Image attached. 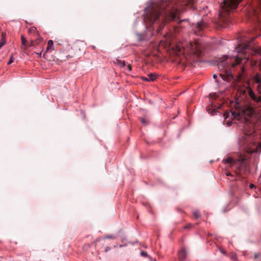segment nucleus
<instances>
[{"label":"nucleus","instance_id":"f257e3e1","mask_svg":"<svg viewBox=\"0 0 261 261\" xmlns=\"http://www.w3.org/2000/svg\"><path fill=\"white\" fill-rule=\"evenodd\" d=\"M179 11L170 0H160L152 3L145 10L144 20L148 27H152L158 33L166 22L179 19Z\"/></svg>","mask_w":261,"mask_h":261},{"label":"nucleus","instance_id":"f03ea898","mask_svg":"<svg viewBox=\"0 0 261 261\" xmlns=\"http://www.w3.org/2000/svg\"><path fill=\"white\" fill-rule=\"evenodd\" d=\"M244 133L240 140V144L249 153L261 152V143L254 141L255 132L254 125L249 118H244L243 126Z\"/></svg>","mask_w":261,"mask_h":261},{"label":"nucleus","instance_id":"7ed1b4c3","mask_svg":"<svg viewBox=\"0 0 261 261\" xmlns=\"http://www.w3.org/2000/svg\"><path fill=\"white\" fill-rule=\"evenodd\" d=\"M242 0H223L220 5L219 13L218 27L225 28L229 22V12L235 9Z\"/></svg>","mask_w":261,"mask_h":261},{"label":"nucleus","instance_id":"20e7f679","mask_svg":"<svg viewBox=\"0 0 261 261\" xmlns=\"http://www.w3.org/2000/svg\"><path fill=\"white\" fill-rule=\"evenodd\" d=\"M258 93L261 94V84H258L257 87ZM248 94L251 99L253 100V105L255 108L261 107V95H258L254 93L251 89H249Z\"/></svg>","mask_w":261,"mask_h":261},{"label":"nucleus","instance_id":"39448f33","mask_svg":"<svg viewBox=\"0 0 261 261\" xmlns=\"http://www.w3.org/2000/svg\"><path fill=\"white\" fill-rule=\"evenodd\" d=\"M259 6L257 9L252 8L248 14L249 19L254 22H259L261 17V0H258Z\"/></svg>","mask_w":261,"mask_h":261},{"label":"nucleus","instance_id":"423d86ee","mask_svg":"<svg viewBox=\"0 0 261 261\" xmlns=\"http://www.w3.org/2000/svg\"><path fill=\"white\" fill-rule=\"evenodd\" d=\"M219 68L220 70L219 75L223 80L229 82L233 79L232 71L229 66H219Z\"/></svg>","mask_w":261,"mask_h":261},{"label":"nucleus","instance_id":"0eeeda50","mask_svg":"<svg viewBox=\"0 0 261 261\" xmlns=\"http://www.w3.org/2000/svg\"><path fill=\"white\" fill-rule=\"evenodd\" d=\"M222 162L224 164H229L230 166L238 164L239 163L241 166L244 165L246 168L247 167V163L246 159L242 156H240L238 159H234L231 156H228L226 159H224Z\"/></svg>","mask_w":261,"mask_h":261},{"label":"nucleus","instance_id":"6e6552de","mask_svg":"<svg viewBox=\"0 0 261 261\" xmlns=\"http://www.w3.org/2000/svg\"><path fill=\"white\" fill-rule=\"evenodd\" d=\"M191 53L196 58H198L202 54L201 45L197 42L191 43L190 44Z\"/></svg>","mask_w":261,"mask_h":261},{"label":"nucleus","instance_id":"1a4fd4ad","mask_svg":"<svg viewBox=\"0 0 261 261\" xmlns=\"http://www.w3.org/2000/svg\"><path fill=\"white\" fill-rule=\"evenodd\" d=\"M206 27V24L203 21H201L198 22L196 23L195 27L193 28V31L194 33L197 35L201 36L202 33L201 32Z\"/></svg>","mask_w":261,"mask_h":261},{"label":"nucleus","instance_id":"9d476101","mask_svg":"<svg viewBox=\"0 0 261 261\" xmlns=\"http://www.w3.org/2000/svg\"><path fill=\"white\" fill-rule=\"evenodd\" d=\"M178 259L180 261H183L187 256V252L185 248L181 249L178 253Z\"/></svg>","mask_w":261,"mask_h":261},{"label":"nucleus","instance_id":"9b49d317","mask_svg":"<svg viewBox=\"0 0 261 261\" xmlns=\"http://www.w3.org/2000/svg\"><path fill=\"white\" fill-rule=\"evenodd\" d=\"M245 113L248 117L250 118L253 114H254L255 111L253 108L248 107L245 110Z\"/></svg>","mask_w":261,"mask_h":261},{"label":"nucleus","instance_id":"f8f14e48","mask_svg":"<svg viewBox=\"0 0 261 261\" xmlns=\"http://www.w3.org/2000/svg\"><path fill=\"white\" fill-rule=\"evenodd\" d=\"M29 33L30 34H32L34 37L39 34L36 28H35L34 27H31L29 30Z\"/></svg>","mask_w":261,"mask_h":261},{"label":"nucleus","instance_id":"ddd939ff","mask_svg":"<svg viewBox=\"0 0 261 261\" xmlns=\"http://www.w3.org/2000/svg\"><path fill=\"white\" fill-rule=\"evenodd\" d=\"M253 80L256 83L261 84V75L259 73H256L253 77Z\"/></svg>","mask_w":261,"mask_h":261},{"label":"nucleus","instance_id":"4468645a","mask_svg":"<svg viewBox=\"0 0 261 261\" xmlns=\"http://www.w3.org/2000/svg\"><path fill=\"white\" fill-rule=\"evenodd\" d=\"M6 43V34L3 33L2 35V39L0 41V48L5 44Z\"/></svg>","mask_w":261,"mask_h":261},{"label":"nucleus","instance_id":"2eb2a0df","mask_svg":"<svg viewBox=\"0 0 261 261\" xmlns=\"http://www.w3.org/2000/svg\"><path fill=\"white\" fill-rule=\"evenodd\" d=\"M113 64H117L118 65H125V62L124 61L119 60L118 59H116L115 61H113Z\"/></svg>","mask_w":261,"mask_h":261},{"label":"nucleus","instance_id":"dca6fc26","mask_svg":"<svg viewBox=\"0 0 261 261\" xmlns=\"http://www.w3.org/2000/svg\"><path fill=\"white\" fill-rule=\"evenodd\" d=\"M35 37H36V38L34 42H35L36 44H39L42 41V38L39 34L36 36Z\"/></svg>","mask_w":261,"mask_h":261},{"label":"nucleus","instance_id":"f3484780","mask_svg":"<svg viewBox=\"0 0 261 261\" xmlns=\"http://www.w3.org/2000/svg\"><path fill=\"white\" fill-rule=\"evenodd\" d=\"M193 215L196 219H198L201 217L199 212L197 210L193 211Z\"/></svg>","mask_w":261,"mask_h":261},{"label":"nucleus","instance_id":"a211bd4d","mask_svg":"<svg viewBox=\"0 0 261 261\" xmlns=\"http://www.w3.org/2000/svg\"><path fill=\"white\" fill-rule=\"evenodd\" d=\"M21 40L22 44L24 46H27L28 41L23 35L21 36Z\"/></svg>","mask_w":261,"mask_h":261},{"label":"nucleus","instance_id":"6ab92c4d","mask_svg":"<svg viewBox=\"0 0 261 261\" xmlns=\"http://www.w3.org/2000/svg\"><path fill=\"white\" fill-rule=\"evenodd\" d=\"M156 77V75L154 74L150 73L148 75V78H149V80H150V81H153L155 80Z\"/></svg>","mask_w":261,"mask_h":261},{"label":"nucleus","instance_id":"aec40b11","mask_svg":"<svg viewBox=\"0 0 261 261\" xmlns=\"http://www.w3.org/2000/svg\"><path fill=\"white\" fill-rule=\"evenodd\" d=\"M141 123L144 125H147L148 123V120L145 118H140Z\"/></svg>","mask_w":261,"mask_h":261},{"label":"nucleus","instance_id":"412c9836","mask_svg":"<svg viewBox=\"0 0 261 261\" xmlns=\"http://www.w3.org/2000/svg\"><path fill=\"white\" fill-rule=\"evenodd\" d=\"M53 45V41L51 40L48 41L47 50H48L50 48H51Z\"/></svg>","mask_w":261,"mask_h":261},{"label":"nucleus","instance_id":"4be33fe9","mask_svg":"<svg viewBox=\"0 0 261 261\" xmlns=\"http://www.w3.org/2000/svg\"><path fill=\"white\" fill-rule=\"evenodd\" d=\"M231 115L236 119H240L241 118L239 114H235L234 113L231 112Z\"/></svg>","mask_w":261,"mask_h":261},{"label":"nucleus","instance_id":"5701e85b","mask_svg":"<svg viewBox=\"0 0 261 261\" xmlns=\"http://www.w3.org/2000/svg\"><path fill=\"white\" fill-rule=\"evenodd\" d=\"M35 44H36V43L34 42V41L33 40H31L30 43L29 44H27V46H26L27 47L33 46L35 45Z\"/></svg>","mask_w":261,"mask_h":261},{"label":"nucleus","instance_id":"b1692460","mask_svg":"<svg viewBox=\"0 0 261 261\" xmlns=\"http://www.w3.org/2000/svg\"><path fill=\"white\" fill-rule=\"evenodd\" d=\"M124 67L125 66H122ZM126 67V72L127 74H128V72L132 70V66H125Z\"/></svg>","mask_w":261,"mask_h":261},{"label":"nucleus","instance_id":"393cba45","mask_svg":"<svg viewBox=\"0 0 261 261\" xmlns=\"http://www.w3.org/2000/svg\"><path fill=\"white\" fill-rule=\"evenodd\" d=\"M181 51L180 48L179 46L176 47V50H175V54H177L178 53H179Z\"/></svg>","mask_w":261,"mask_h":261},{"label":"nucleus","instance_id":"a878e982","mask_svg":"<svg viewBox=\"0 0 261 261\" xmlns=\"http://www.w3.org/2000/svg\"><path fill=\"white\" fill-rule=\"evenodd\" d=\"M141 255L143 257H146L147 256V253L146 252L143 251H141Z\"/></svg>","mask_w":261,"mask_h":261},{"label":"nucleus","instance_id":"bb28decb","mask_svg":"<svg viewBox=\"0 0 261 261\" xmlns=\"http://www.w3.org/2000/svg\"><path fill=\"white\" fill-rule=\"evenodd\" d=\"M105 238L113 239H114L115 237L113 235H109V236H106L105 237Z\"/></svg>","mask_w":261,"mask_h":261},{"label":"nucleus","instance_id":"cd10ccee","mask_svg":"<svg viewBox=\"0 0 261 261\" xmlns=\"http://www.w3.org/2000/svg\"><path fill=\"white\" fill-rule=\"evenodd\" d=\"M225 174L227 176H232V174L230 172H228L227 171H225Z\"/></svg>","mask_w":261,"mask_h":261},{"label":"nucleus","instance_id":"c85d7f7f","mask_svg":"<svg viewBox=\"0 0 261 261\" xmlns=\"http://www.w3.org/2000/svg\"><path fill=\"white\" fill-rule=\"evenodd\" d=\"M192 227V224H188L184 228L185 229H188V228H190Z\"/></svg>","mask_w":261,"mask_h":261},{"label":"nucleus","instance_id":"c756f323","mask_svg":"<svg viewBox=\"0 0 261 261\" xmlns=\"http://www.w3.org/2000/svg\"><path fill=\"white\" fill-rule=\"evenodd\" d=\"M260 255V254H259V253L255 254H254V258H255V259H257L258 258H259V257Z\"/></svg>","mask_w":261,"mask_h":261},{"label":"nucleus","instance_id":"7c9ffc66","mask_svg":"<svg viewBox=\"0 0 261 261\" xmlns=\"http://www.w3.org/2000/svg\"><path fill=\"white\" fill-rule=\"evenodd\" d=\"M12 62H13V60H12V58L11 57V58L9 59V61H8V65L11 64Z\"/></svg>","mask_w":261,"mask_h":261},{"label":"nucleus","instance_id":"2f4dec72","mask_svg":"<svg viewBox=\"0 0 261 261\" xmlns=\"http://www.w3.org/2000/svg\"><path fill=\"white\" fill-rule=\"evenodd\" d=\"M142 79L143 81H150V80H149V78H147L145 77H143Z\"/></svg>","mask_w":261,"mask_h":261},{"label":"nucleus","instance_id":"473e14b6","mask_svg":"<svg viewBox=\"0 0 261 261\" xmlns=\"http://www.w3.org/2000/svg\"><path fill=\"white\" fill-rule=\"evenodd\" d=\"M220 251L223 254H226V251L223 249H220Z\"/></svg>","mask_w":261,"mask_h":261},{"label":"nucleus","instance_id":"72a5a7b5","mask_svg":"<svg viewBox=\"0 0 261 261\" xmlns=\"http://www.w3.org/2000/svg\"><path fill=\"white\" fill-rule=\"evenodd\" d=\"M254 63H252V60H251V61H250L251 65H256L257 64V62L256 61H254Z\"/></svg>","mask_w":261,"mask_h":261},{"label":"nucleus","instance_id":"f704fd0d","mask_svg":"<svg viewBox=\"0 0 261 261\" xmlns=\"http://www.w3.org/2000/svg\"><path fill=\"white\" fill-rule=\"evenodd\" d=\"M254 187H255V186L253 184H251L249 185V188L250 189H253Z\"/></svg>","mask_w":261,"mask_h":261},{"label":"nucleus","instance_id":"c9c22d12","mask_svg":"<svg viewBox=\"0 0 261 261\" xmlns=\"http://www.w3.org/2000/svg\"><path fill=\"white\" fill-rule=\"evenodd\" d=\"M110 250V248L109 247H107L106 249H105V251L107 252V251H109Z\"/></svg>","mask_w":261,"mask_h":261},{"label":"nucleus","instance_id":"e433bc0d","mask_svg":"<svg viewBox=\"0 0 261 261\" xmlns=\"http://www.w3.org/2000/svg\"><path fill=\"white\" fill-rule=\"evenodd\" d=\"M231 258H232V259H236L237 258L236 255H233L232 256V257H231Z\"/></svg>","mask_w":261,"mask_h":261},{"label":"nucleus","instance_id":"4c0bfd02","mask_svg":"<svg viewBox=\"0 0 261 261\" xmlns=\"http://www.w3.org/2000/svg\"><path fill=\"white\" fill-rule=\"evenodd\" d=\"M241 70L242 71H244V66H242Z\"/></svg>","mask_w":261,"mask_h":261},{"label":"nucleus","instance_id":"58836bf2","mask_svg":"<svg viewBox=\"0 0 261 261\" xmlns=\"http://www.w3.org/2000/svg\"><path fill=\"white\" fill-rule=\"evenodd\" d=\"M213 77H214V79H216V77H217V75H216V74H214V75H213Z\"/></svg>","mask_w":261,"mask_h":261},{"label":"nucleus","instance_id":"ea45409f","mask_svg":"<svg viewBox=\"0 0 261 261\" xmlns=\"http://www.w3.org/2000/svg\"><path fill=\"white\" fill-rule=\"evenodd\" d=\"M91 48H92L93 49H95V47L94 46H92L91 47Z\"/></svg>","mask_w":261,"mask_h":261},{"label":"nucleus","instance_id":"a19ab883","mask_svg":"<svg viewBox=\"0 0 261 261\" xmlns=\"http://www.w3.org/2000/svg\"><path fill=\"white\" fill-rule=\"evenodd\" d=\"M185 20H181L179 21V22L180 23V22H182V21H184Z\"/></svg>","mask_w":261,"mask_h":261}]
</instances>
